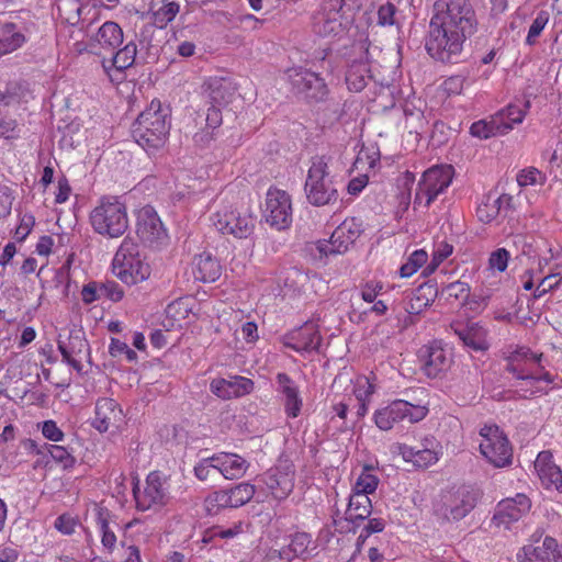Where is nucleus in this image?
<instances>
[{
    "mask_svg": "<svg viewBox=\"0 0 562 562\" xmlns=\"http://www.w3.org/2000/svg\"><path fill=\"white\" fill-rule=\"evenodd\" d=\"M475 27V12L469 0H437L425 48L436 61L458 64L462 59L465 41Z\"/></svg>",
    "mask_w": 562,
    "mask_h": 562,
    "instance_id": "obj_1",
    "label": "nucleus"
},
{
    "mask_svg": "<svg viewBox=\"0 0 562 562\" xmlns=\"http://www.w3.org/2000/svg\"><path fill=\"white\" fill-rule=\"evenodd\" d=\"M168 116L169 110L162 109L159 100H153L133 124L135 142L147 151L161 148L170 131Z\"/></svg>",
    "mask_w": 562,
    "mask_h": 562,
    "instance_id": "obj_2",
    "label": "nucleus"
},
{
    "mask_svg": "<svg viewBox=\"0 0 562 562\" xmlns=\"http://www.w3.org/2000/svg\"><path fill=\"white\" fill-rule=\"evenodd\" d=\"M360 7L358 0H325L313 18V29L321 36H338Z\"/></svg>",
    "mask_w": 562,
    "mask_h": 562,
    "instance_id": "obj_3",
    "label": "nucleus"
},
{
    "mask_svg": "<svg viewBox=\"0 0 562 562\" xmlns=\"http://www.w3.org/2000/svg\"><path fill=\"white\" fill-rule=\"evenodd\" d=\"M113 273L127 285L143 282L150 276V267L139 251V246L125 237L112 261Z\"/></svg>",
    "mask_w": 562,
    "mask_h": 562,
    "instance_id": "obj_4",
    "label": "nucleus"
},
{
    "mask_svg": "<svg viewBox=\"0 0 562 562\" xmlns=\"http://www.w3.org/2000/svg\"><path fill=\"white\" fill-rule=\"evenodd\" d=\"M90 223L95 233L117 238L128 228L126 206L116 198H102L90 213Z\"/></svg>",
    "mask_w": 562,
    "mask_h": 562,
    "instance_id": "obj_5",
    "label": "nucleus"
},
{
    "mask_svg": "<svg viewBox=\"0 0 562 562\" xmlns=\"http://www.w3.org/2000/svg\"><path fill=\"white\" fill-rule=\"evenodd\" d=\"M479 491L471 486L445 491L434 503V514L446 521H458L475 507Z\"/></svg>",
    "mask_w": 562,
    "mask_h": 562,
    "instance_id": "obj_6",
    "label": "nucleus"
},
{
    "mask_svg": "<svg viewBox=\"0 0 562 562\" xmlns=\"http://www.w3.org/2000/svg\"><path fill=\"white\" fill-rule=\"evenodd\" d=\"M305 192L308 202L316 206L337 201L338 192L329 178L328 161L324 156L312 159L305 182Z\"/></svg>",
    "mask_w": 562,
    "mask_h": 562,
    "instance_id": "obj_7",
    "label": "nucleus"
},
{
    "mask_svg": "<svg viewBox=\"0 0 562 562\" xmlns=\"http://www.w3.org/2000/svg\"><path fill=\"white\" fill-rule=\"evenodd\" d=\"M454 170L450 165L428 168L419 179L414 196V206L428 209L431 203L447 191L452 182Z\"/></svg>",
    "mask_w": 562,
    "mask_h": 562,
    "instance_id": "obj_8",
    "label": "nucleus"
},
{
    "mask_svg": "<svg viewBox=\"0 0 562 562\" xmlns=\"http://www.w3.org/2000/svg\"><path fill=\"white\" fill-rule=\"evenodd\" d=\"M541 360L542 353H535L526 347H518L508 357L507 370L518 380L527 381L531 385L540 382L550 384L554 378L544 371Z\"/></svg>",
    "mask_w": 562,
    "mask_h": 562,
    "instance_id": "obj_9",
    "label": "nucleus"
},
{
    "mask_svg": "<svg viewBox=\"0 0 562 562\" xmlns=\"http://www.w3.org/2000/svg\"><path fill=\"white\" fill-rule=\"evenodd\" d=\"M133 494L138 510H159L168 504L170 498L168 477L158 471H153L147 475L142 487L138 482L134 484Z\"/></svg>",
    "mask_w": 562,
    "mask_h": 562,
    "instance_id": "obj_10",
    "label": "nucleus"
},
{
    "mask_svg": "<svg viewBox=\"0 0 562 562\" xmlns=\"http://www.w3.org/2000/svg\"><path fill=\"white\" fill-rule=\"evenodd\" d=\"M428 414L425 405H415L404 400H395L376 409L373 414L374 424L383 431L391 430L404 420L412 424L423 420Z\"/></svg>",
    "mask_w": 562,
    "mask_h": 562,
    "instance_id": "obj_11",
    "label": "nucleus"
},
{
    "mask_svg": "<svg viewBox=\"0 0 562 562\" xmlns=\"http://www.w3.org/2000/svg\"><path fill=\"white\" fill-rule=\"evenodd\" d=\"M212 225L222 235L247 238L255 229V217L248 210L224 205L210 217Z\"/></svg>",
    "mask_w": 562,
    "mask_h": 562,
    "instance_id": "obj_12",
    "label": "nucleus"
},
{
    "mask_svg": "<svg viewBox=\"0 0 562 562\" xmlns=\"http://www.w3.org/2000/svg\"><path fill=\"white\" fill-rule=\"evenodd\" d=\"M483 438L480 451L495 468H504L512 463L513 448L504 432L496 425H485L480 429Z\"/></svg>",
    "mask_w": 562,
    "mask_h": 562,
    "instance_id": "obj_13",
    "label": "nucleus"
},
{
    "mask_svg": "<svg viewBox=\"0 0 562 562\" xmlns=\"http://www.w3.org/2000/svg\"><path fill=\"white\" fill-rule=\"evenodd\" d=\"M263 217L278 231H283L292 224V201L290 194L278 188H269L266 194Z\"/></svg>",
    "mask_w": 562,
    "mask_h": 562,
    "instance_id": "obj_14",
    "label": "nucleus"
},
{
    "mask_svg": "<svg viewBox=\"0 0 562 562\" xmlns=\"http://www.w3.org/2000/svg\"><path fill=\"white\" fill-rule=\"evenodd\" d=\"M255 492V485L246 482L228 490L214 492L204 499L205 510L210 515H215L220 508L240 507L254 497Z\"/></svg>",
    "mask_w": 562,
    "mask_h": 562,
    "instance_id": "obj_15",
    "label": "nucleus"
},
{
    "mask_svg": "<svg viewBox=\"0 0 562 562\" xmlns=\"http://www.w3.org/2000/svg\"><path fill=\"white\" fill-rule=\"evenodd\" d=\"M286 76L296 93L316 102L326 99L328 94L327 85L316 72L296 67L289 69Z\"/></svg>",
    "mask_w": 562,
    "mask_h": 562,
    "instance_id": "obj_16",
    "label": "nucleus"
},
{
    "mask_svg": "<svg viewBox=\"0 0 562 562\" xmlns=\"http://www.w3.org/2000/svg\"><path fill=\"white\" fill-rule=\"evenodd\" d=\"M260 482L273 498L285 499L294 488V465L285 463L270 469L261 475Z\"/></svg>",
    "mask_w": 562,
    "mask_h": 562,
    "instance_id": "obj_17",
    "label": "nucleus"
},
{
    "mask_svg": "<svg viewBox=\"0 0 562 562\" xmlns=\"http://www.w3.org/2000/svg\"><path fill=\"white\" fill-rule=\"evenodd\" d=\"M136 233L140 240L149 246H158L167 238L166 229L157 212L149 205L138 211Z\"/></svg>",
    "mask_w": 562,
    "mask_h": 562,
    "instance_id": "obj_18",
    "label": "nucleus"
},
{
    "mask_svg": "<svg viewBox=\"0 0 562 562\" xmlns=\"http://www.w3.org/2000/svg\"><path fill=\"white\" fill-rule=\"evenodd\" d=\"M520 562H562L559 546L552 537H546L541 542L529 543L517 553Z\"/></svg>",
    "mask_w": 562,
    "mask_h": 562,
    "instance_id": "obj_19",
    "label": "nucleus"
},
{
    "mask_svg": "<svg viewBox=\"0 0 562 562\" xmlns=\"http://www.w3.org/2000/svg\"><path fill=\"white\" fill-rule=\"evenodd\" d=\"M283 345L296 352H311L317 350L322 337L314 323H305L283 336Z\"/></svg>",
    "mask_w": 562,
    "mask_h": 562,
    "instance_id": "obj_20",
    "label": "nucleus"
},
{
    "mask_svg": "<svg viewBox=\"0 0 562 562\" xmlns=\"http://www.w3.org/2000/svg\"><path fill=\"white\" fill-rule=\"evenodd\" d=\"M424 362V371L427 376L436 378L447 371L452 363V352L441 346L440 342H432L420 351Z\"/></svg>",
    "mask_w": 562,
    "mask_h": 562,
    "instance_id": "obj_21",
    "label": "nucleus"
},
{
    "mask_svg": "<svg viewBox=\"0 0 562 562\" xmlns=\"http://www.w3.org/2000/svg\"><path fill=\"white\" fill-rule=\"evenodd\" d=\"M211 392L222 400L241 397L254 390V382L245 376H232L229 379H214L210 384Z\"/></svg>",
    "mask_w": 562,
    "mask_h": 562,
    "instance_id": "obj_22",
    "label": "nucleus"
},
{
    "mask_svg": "<svg viewBox=\"0 0 562 562\" xmlns=\"http://www.w3.org/2000/svg\"><path fill=\"white\" fill-rule=\"evenodd\" d=\"M369 53L362 45L359 47V56L348 65L346 83L349 90L359 92L363 90L371 78Z\"/></svg>",
    "mask_w": 562,
    "mask_h": 562,
    "instance_id": "obj_23",
    "label": "nucleus"
},
{
    "mask_svg": "<svg viewBox=\"0 0 562 562\" xmlns=\"http://www.w3.org/2000/svg\"><path fill=\"white\" fill-rule=\"evenodd\" d=\"M57 346L63 356V360L71 366L76 371L80 372L82 366L78 358L89 349L88 341L83 335L80 331H70L66 339L59 335Z\"/></svg>",
    "mask_w": 562,
    "mask_h": 562,
    "instance_id": "obj_24",
    "label": "nucleus"
},
{
    "mask_svg": "<svg viewBox=\"0 0 562 562\" xmlns=\"http://www.w3.org/2000/svg\"><path fill=\"white\" fill-rule=\"evenodd\" d=\"M531 507L527 495L518 493L515 497L503 499L498 503L494 519L498 524L508 525L518 521Z\"/></svg>",
    "mask_w": 562,
    "mask_h": 562,
    "instance_id": "obj_25",
    "label": "nucleus"
},
{
    "mask_svg": "<svg viewBox=\"0 0 562 562\" xmlns=\"http://www.w3.org/2000/svg\"><path fill=\"white\" fill-rule=\"evenodd\" d=\"M277 391L282 395L284 412L288 417L296 418L302 409L303 401L300 396V391L295 382L283 372L276 376Z\"/></svg>",
    "mask_w": 562,
    "mask_h": 562,
    "instance_id": "obj_26",
    "label": "nucleus"
},
{
    "mask_svg": "<svg viewBox=\"0 0 562 562\" xmlns=\"http://www.w3.org/2000/svg\"><path fill=\"white\" fill-rule=\"evenodd\" d=\"M123 420V411L119 404L109 397H102L95 404V418L93 426L100 432L108 431L111 427H119Z\"/></svg>",
    "mask_w": 562,
    "mask_h": 562,
    "instance_id": "obj_27",
    "label": "nucleus"
},
{
    "mask_svg": "<svg viewBox=\"0 0 562 562\" xmlns=\"http://www.w3.org/2000/svg\"><path fill=\"white\" fill-rule=\"evenodd\" d=\"M535 470L546 488H554L562 492V471L554 464L550 451H541L536 461Z\"/></svg>",
    "mask_w": 562,
    "mask_h": 562,
    "instance_id": "obj_28",
    "label": "nucleus"
},
{
    "mask_svg": "<svg viewBox=\"0 0 562 562\" xmlns=\"http://www.w3.org/2000/svg\"><path fill=\"white\" fill-rule=\"evenodd\" d=\"M512 202V196L509 194H495L488 193L486 194L482 202L476 207V216L480 222L490 224L496 221L503 212H505Z\"/></svg>",
    "mask_w": 562,
    "mask_h": 562,
    "instance_id": "obj_29",
    "label": "nucleus"
},
{
    "mask_svg": "<svg viewBox=\"0 0 562 562\" xmlns=\"http://www.w3.org/2000/svg\"><path fill=\"white\" fill-rule=\"evenodd\" d=\"M450 327L464 346L473 350H485L487 348L486 330L479 323L463 324L456 322Z\"/></svg>",
    "mask_w": 562,
    "mask_h": 562,
    "instance_id": "obj_30",
    "label": "nucleus"
},
{
    "mask_svg": "<svg viewBox=\"0 0 562 562\" xmlns=\"http://www.w3.org/2000/svg\"><path fill=\"white\" fill-rule=\"evenodd\" d=\"M124 33L122 27L113 21L104 22L91 37V46L114 53L123 43Z\"/></svg>",
    "mask_w": 562,
    "mask_h": 562,
    "instance_id": "obj_31",
    "label": "nucleus"
},
{
    "mask_svg": "<svg viewBox=\"0 0 562 562\" xmlns=\"http://www.w3.org/2000/svg\"><path fill=\"white\" fill-rule=\"evenodd\" d=\"M212 462L214 464V469L227 480L241 477L249 465L243 457L226 452L212 457Z\"/></svg>",
    "mask_w": 562,
    "mask_h": 562,
    "instance_id": "obj_32",
    "label": "nucleus"
},
{
    "mask_svg": "<svg viewBox=\"0 0 562 562\" xmlns=\"http://www.w3.org/2000/svg\"><path fill=\"white\" fill-rule=\"evenodd\" d=\"M204 93L213 105L227 104L235 93V88L229 79L211 77L204 82Z\"/></svg>",
    "mask_w": 562,
    "mask_h": 562,
    "instance_id": "obj_33",
    "label": "nucleus"
},
{
    "mask_svg": "<svg viewBox=\"0 0 562 562\" xmlns=\"http://www.w3.org/2000/svg\"><path fill=\"white\" fill-rule=\"evenodd\" d=\"M192 273L198 281L214 282L221 276V266L211 254L202 252L194 257Z\"/></svg>",
    "mask_w": 562,
    "mask_h": 562,
    "instance_id": "obj_34",
    "label": "nucleus"
},
{
    "mask_svg": "<svg viewBox=\"0 0 562 562\" xmlns=\"http://www.w3.org/2000/svg\"><path fill=\"white\" fill-rule=\"evenodd\" d=\"M397 453L406 462H412L414 467L425 469L438 461V454L430 448L416 449L405 443L396 445Z\"/></svg>",
    "mask_w": 562,
    "mask_h": 562,
    "instance_id": "obj_35",
    "label": "nucleus"
},
{
    "mask_svg": "<svg viewBox=\"0 0 562 562\" xmlns=\"http://www.w3.org/2000/svg\"><path fill=\"white\" fill-rule=\"evenodd\" d=\"M529 109L528 102H522L519 104H508L506 108L499 110L494 114L495 119L498 121V125L501 128V135L507 134L513 130L515 124H520Z\"/></svg>",
    "mask_w": 562,
    "mask_h": 562,
    "instance_id": "obj_36",
    "label": "nucleus"
},
{
    "mask_svg": "<svg viewBox=\"0 0 562 562\" xmlns=\"http://www.w3.org/2000/svg\"><path fill=\"white\" fill-rule=\"evenodd\" d=\"M137 55V45L135 42H128L124 47L116 50L113 56L102 61L104 70L111 76L112 70L124 71L132 67Z\"/></svg>",
    "mask_w": 562,
    "mask_h": 562,
    "instance_id": "obj_37",
    "label": "nucleus"
},
{
    "mask_svg": "<svg viewBox=\"0 0 562 562\" xmlns=\"http://www.w3.org/2000/svg\"><path fill=\"white\" fill-rule=\"evenodd\" d=\"M25 43V35L14 23L0 22V58L20 48Z\"/></svg>",
    "mask_w": 562,
    "mask_h": 562,
    "instance_id": "obj_38",
    "label": "nucleus"
},
{
    "mask_svg": "<svg viewBox=\"0 0 562 562\" xmlns=\"http://www.w3.org/2000/svg\"><path fill=\"white\" fill-rule=\"evenodd\" d=\"M311 537L305 532L293 535L290 542L279 550V557L282 560L292 561L295 558H307L310 555Z\"/></svg>",
    "mask_w": 562,
    "mask_h": 562,
    "instance_id": "obj_39",
    "label": "nucleus"
},
{
    "mask_svg": "<svg viewBox=\"0 0 562 562\" xmlns=\"http://www.w3.org/2000/svg\"><path fill=\"white\" fill-rule=\"evenodd\" d=\"M371 512L372 504L369 495L352 492L346 510V519L355 524L358 520L367 519Z\"/></svg>",
    "mask_w": 562,
    "mask_h": 562,
    "instance_id": "obj_40",
    "label": "nucleus"
},
{
    "mask_svg": "<svg viewBox=\"0 0 562 562\" xmlns=\"http://www.w3.org/2000/svg\"><path fill=\"white\" fill-rule=\"evenodd\" d=\"M350 246L351 244L340 225L331 233L328 240H318L316 244L317 250L325 256L345 254Z\"/></svg>",
    "mask_w": 562,
    "mask_h": 562,
    "instance_id": "obj_41",
    "label": "nucleus"
},
{
    "mask_svg": "<svg viewBox=\"0 0 562 562\" xmlns=\"http://www.w3.org/2000/svg\"><path fill=\"white\" fill-rule=\"evenodd\" d=\"M243 532V524L235 522L229 527L212 526L202 533L201 542L204 544L216 543L218 539L228 540Z\"/></svg>",
    "mask_w": 562,
    "mask_h": 562,
    "instance_id": "obj_42",
    "label": "nucleus"
},
{
    "mask_svg": "<svg viewBox=\"0 0 562 562\" xmlns=\"http://www.w3.org/2000/svg\"><path fill=\"white\" fill-rule=\"evenodd\" d=\"M379 485V477L372 473V468L366 465L357 477L352 492L360 494H371L375 492Z\"/></svg>",
    "mask_w": 562,
    "mask_h": 562,
    "instance_id": "obj_43",
    "label": "nucleus"
},
{
    "mask_svg": "<svg viewBox=\"0 0 562 562\" xmlns=\"http://www.w3.org/2000/svg\"><path fill=\"white\" fill-rule=\"evenodd\" d=\"M29 91L19 83H10L5 87L4 91L0 90V109L2 106H10L25 100Z\"/></svg>",
    "mask_w": 562,
    "mask_h": 562,
    "instance_id": "obj_44",
    "label": "nucleus"
},
{
    "mask_svg": "<svg viewBox=\"0 0 562 562\" xmlns=\"http://www.w3.org/2000/svg\"><path fill=\"white\" fill-rule=\"evenodd\" d=\"M495 116H491L490 121L481 120L474 122L470 127L471 135L479 138H490L495 135H501V128Z\"/></svg>",
    "mask_w": 562,
    "mask_h": 562,
    "instance_id": "obj_45",
    "label": "nucleus"
},
{
    "mask_svg": "<svg viewBox=\"0 0 562 562\" xmlns=\"http://www.w3.org/2000/svg\"><path fill=\"white\" fill-rule=\"evenodd\" d=\"M44 451H46L49 457L57 463H59L64 469H70L75 465L76 459L68 451L67 448L58 445H43Z\"/></svg>",
    "mask_w": 562,
    "mask_h": 562,
    "instance_id": "obj_46",
    "label": "nucleus"
},
{
    "mask_svg": "<svg viewBox=\"0 0 562 562\" xmlns=\"http://www.w3.org/2000/svg\"><path fill=\"white\" fill-rule=\"evenodd\" d=\"M58 14L70 25L80 20V5L78 0H59L57 4Z\"/></svg>",
    "mask_w": 562,
    "mask_h": 562,
    "instance_id": "obj_47",
    "label": "nucleus"
},
{
    "mask_svg": "<svg viewBox=\"0 0 562 562\" xmlns=\"http://www.w3.org/2000/svg\"><path fill=\"white\" fill-rule=\"evenodd\" d=\"M179 3L171 1L162 4L154 12V23L156 26L162 29L170 23L179 13Z\"/></svg>",
    "mask_w": 562,
    "mask_h": 562,
    "instance_id": "obj_48",
    "label": "nucleus"
},
{
    "mask_svg": "<svg viewBox=\"0 0 562 562\" xmlns=\"http://www.w3.org/2000/svg\"><path fill=\"white\" fill-rule=\"evenodd\" d=\"M428 259V254L418 249L415 250L407 259V261L401 267L400 274L402 278H408L413 276L420 267L426 263Z\"/></svg>",
    "mask_w": 562,
    "mask_h": 562,
    "instance_id": "obj_49",
    "label": "nucleus"
},
{
    "mask_svg": "<svg viewBox=\"0 0 562 562\" xmlns=\"http://www.w3.org/2000/svg\"><path fill=\"white\" fill-rule=\"evenodd\" d=\"M98 526L101 531L102 546L109 552H112L115 549L117 540L114 530L110 527V522L102 513H99Z\"/></svg>",
    "mask_w": 562,
    "mask_h": 562,
    "instance_id": "obj_50",
    "label": "nucleus"
},
{
    "mask_svg": "<svg viewBox=\"0 0 562 562\" xmlns=\"http://www.w3.org/2000/svg\"><path fill=\"white\" fill-rule=\"evenodd\" d=\"M548 22H549V12L543 11V10L540 11L529 27V31H528V34L526 37V43L528 45H533L536 43L538 36L541 34V32L543 31V29L546 27Z\"/></svg>",
    "mask_w": 562,
    "mask_h": 562,
    "instance_id": "obj_51",
    "label": "nucleus"
},
{
    "mask_svg": "<svg viewBox=\"0 0 562 562\" xmlns=\"http://www.w3.org/2000/svg\"><path fill=\"white\" fill-rule=\"evenodd\" d=\"M544 180V175L535 167L522 169L517 176V182L520 187L542 184Z\"/></svg>",
    "mask_w": 562,
    "mask_h": 562,
    "instance_id": "obj_52",
    "label": "nucleus"
},
{
    "mask_svg": "<svg viewBox=\"0 0 562 562\" xmlns=\"http://www.w3.org/2000/svg\"><path fill=\"white\" fill-rule=\"evenodd\" d=\"M510 254L505 248L494 250L488 258V266L493 270L504 272L508 266Z\"/></svg>",
    "mask_w": 562,
    "mask_h": 562,
    "instance_id": "obj_53",
    "label": "nucleus"
},
{
    "mask_svg": "<svg viewBox=\"0 0 562 562\" xmlns=\"http://www.w3.org/2000/svg\"><path fill=\"white\" fill-rule=\"evenodd\" d=\"M452 245L446 241L437 243L435 245L431 263L429 265L428 269L434 271L445 259H447L452 254Z\"/></svg>",
    "mask_w": 562,
    "mask_h": 562,
    "instance_id": "obj_54",
    "label": "nucleus"
},
{
    "mask_svg": "<svg viewBox=\"0 0 562 562\" xmlns=\"http://www.w3.org/2000/svg\"><path fill=\"white\" fill-rule=\"evenodd\" d=\"M79 521L70 514H63L55 519L54 527L63 535L70 536L75 532Z\"/></svg>",
    "mask_w": 562,
    "mask_h": 562,
    "instance_id": "obj_55",
    "label": "nucleus"
},
{
    "mask_svg": "<svg viewBox=\"0 0 562 562\" xmlns=\"http://www.w3.org/2000/svg\"><path fill=\"white\" fill-rule=\"evenodd\" d=\"M383 289L380 281H368L360 288V296L367 303H373Z\"/></svg>",
    "mask_w": 562,
    "mask_h": 562,
    "instance_id": "obj_56",
    "label": "nucleus"
},
{
    "mask_svg": "<svg viewBox=\"0 0 562 562\" xmlns=\"http://www.w3.org/2000/svg\"><path fill=\"white\" fill-rule=\"evenodd\" d=\"M396 7L387 2L378 10V23L382 26H391L395 23Z\"/></svg>",
    "mask_w": 562,
    "mask_h": 562,
    "instance_id": "obj_57",
    "label": "nucleus"
},
{
    "mask_svg": "<svg viewBox=\"0 0 562 562\" xmlns=\"http://www.w3.org/2000/svg\"><path fill=\"white\" fill-rule=\"evenodd\" d=\"M429 305V300L424 295V288H419L409 300L406 311L409 314H419Z\"/></svg>",
    "mask_w": 562,
    "mask_h": 562,
    "instance_id": "obj_58",
    "label": "nucleus"
},
{
    "mask_svg": "<svg viewBox=\"0 0 562 562\" xmlns=\"http://www.w3.org/2000/svg\"><path fill=\"white\" fill-rule=\"evenodd\" d=\"M41 430L46 439L54 442L61 441L65 436L63 430L57 426L56 422L52 419L43 422Z\"/></svg>",
    "mask_w": 562,
    "mask_h": 562,
    "instance_id": "obj_59",
    "label": "nucleus"
},
{
    "mask_svg": "<svg viewBox=\"0 0 562 562\" xmlns=\"http://www.w3.org/2000/svg\"><path fill=\"white\" fill-rule=\"evenodd\" d=\"M467 83V77L462 74L451 76L443 81V89L449 94H460Z\"/></svg>",
    "mask_w": 562,
    "mask_h": 562,
    "instance_id": "obj_60",
    "label": "nucleus"
},
{
    "mask_svg": "<svg viewBox=\"0 0 562 562\" xmlns=\"http://www.w3.org/2000/svg\"><path fill=\"white\" fill-rule=\"evenodd\" d=\"M21 456H44L45 451L43 446H40L35 440L25 438L20 441L18 446Z\"/></svg>",
    "mask_w": 562,
    "mask_h": 562,
    "instance_id": "obj_61",
    "label": "nucleus"
},
{
    "mask_svg": "<svg viewBox=\"0 0 562 562\" xmlns=\"http://www.w3.org/2000/svg\"><path fill=\"white\" fill-rule=\"evenodd\" d=\"M340 226L344 228V233L351 245L359 238L362 232L361 224L356 218H347Z\"/></svg>",
    "mask_w": 562,
    "mask_h": 562,
    "instance_id": "obj_62",
    "label": "nucleus"
},
{
    "mask_svg": "<svg viewBox=\"0 0 562 562\" xmlns=\"http://www.w3.org/2000/svg\"><path fill=\"white\" fill-rule=\"evenodd\" d=\"M34 223H35V218L33 215H30V214L23 215V217L21 218L20 225L16 227V229L14 232V238L18 241H23L31 233V231L34 226Z\"/></svg>",
    "mask_w": 562,
    "mask_h": 562,
    "instance_id": "obj_63",
    "label": "nucleus"
},
{
    "mask_svg": "<svg viewBox=\"0 0 562 562\" xmlns=\"http://www.w3.org/2000/svg\"><path fill=\"white\" fill-rule=\"evenodd\" d=\"M99 291L101 295H104L113 302H119L122 300L124 294L122 288L114 281H108L103 283Z\"/></svg>",
    "mask_w": 562,
    "mask_h": 562,
    "instance_id": "obj_64",
    "label": "nucleus"
}]
</instances>
